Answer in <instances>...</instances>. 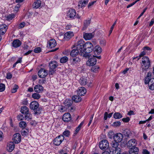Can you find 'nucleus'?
Segmentation results:
<instances>
[{
    "mask_svg": "<svg viewBox=\"0 0 154 154\" xmlns=\"http://www.w3.org/2000/svg\"><path fill=\"white\" fill-rule=\"evenodd\" d=\"M41 2L40 0H37L35 1L33 3L32 6L34 8H38L41 5Z\"/></svg>",
    "mask_w": 154,
    "mask_h": 154,
    "instance_id": "29",
    "label": "nucleus"
},
{
    "mask_svg": "<svg viewBox=\"0 0 154 154\" xmlns=\"http://www.w3.org/2000/svg\"><path fill=\"white\" fill-rule=\"evenodd\" d=\"M74 35V34L72 32H66L64 35V38L66 40H68Z\"/></svg>",
    "mask_w": 154,
    "mask_h": 154,
    "instance_id": "24",
    "label": "nucleus"
},
{
    "mask_svg": "<svg viewBox=\"0 0 154 154\" xmlns=\"http://www.w3.org/2000/svg\"><path fill=\"white\" fill-rule=\"evenodd\" d=\"M139 152V149L136 146L131 147L129 150L130 154H138Z\"/></svg>",
    "mask_w": 154,
    "mask_h": 154,
    "instance_id": "20",
    "label": "nucleus"
},
{
    "mask_svg": "<svg viewBox=\"0 0 154 154\" xmlns=\"http://www.w3.org/2000/svg\"><path fill=\"white\" fill-rule=\"evenodd\" d=\"M32 97L34 99H38L40 98L41 96L38 93H35L32 94Z\"/></svg>",
    "mask_w": 154,
    "mask_h": 154,
    "instance_id": "41",
    "label": "nucleus"
},
{
    "mask_svg": "<svg viewBox=\"0 0 154 154\" xmlns=\"http://www.w3.org/2000/svg\"><path fill=\"white\" fill-rule=\"evenodd\" d=\"M71 64L75 65L80 62V60L78 57H72L70 59Z\"/></svg>",
    "mask_w": 154,
    "mask_h": 154,
    "instance_id": "21",
    "label": "nucleus"
},
{
    "mask_svg": "<svg viewBox=\"0 0 154 154\" xmlns=\"http://www.w3.org/2000/svg\"><path fill=\"white\" fill-rule=\"evenodd\" d=\"M94 33H84L83 38L86 40H89L91 39L94 35Z\"/></svg>",
    "mask_w": 154,
    "mask_h": 154,
    "instance_id": "22",
    "label": "nucleus"
},
{
    "mask_svg": "<svg viewBox=\"0 0 154 154\" xmlns=\"http://www.w3.org/2000/svg\"><path fill=\"white\" fill-rule=\"evenodd\" d=\"M84 46V49L81 53V55L86 58H89L91 56L90 53L93 51V45L90 42H87L85 43Z\"/></svg>",
    "mask_w": 154,
    "mask_h": 154,
    "instance_id": "1",
    "label": "nucleus"
},
{
    "mask_svg": "<svg viewBox=\"0 0 154 154\" xmlns=\"http://www.w3.org/2000/svg\"><path fill=\"white\" fill-rule=\"evenodd\" d=\"M67 108L65 106H58V109L60 112H63L67 111Z\"/></svg>",
    "mask_w": 154,
    "mask_h": 154,
    "instance_id": "32",
    "label": "nucleus"
},
{
    "mask_svg": "<svg viewBox=\"0 0 154 154\" xmlns=\"http://www.w3.org/2000/svg\"><path fill=\"white\" fill-rule=\"evenodd\" d=\"M19 87L18 85H15L11 90V92L12 93H15L17 92V90L18 89Z\"/></svg>",
    "mask_w": 154,
    "mask_h": 154,
    "instance_id": "44",
    "label": "nucleus"
},
{
    "mask_svg": "<svg viewBox=\"0 0 154 154\" xmlns=\"http://www.w3.org/2000/svg\"><path fill=\"white\" fill-rule=\"evenodd\" d=\"M93 51L94 53V55H93V56L99 59H100V56H97L101 53L102 52V48L100 47L98 45L96 46L94 48Z\"/></svg>",
    "mask_w": 154,
    "mask_h": 154,
    "instance_id": "5",
    "label": "nucleus"
},
{
    "mask_svg": "<svg viewBox=\"0 0 154 154\" xmlns=\"http://www.w3.org/2000/svg\"><path fill=\"white\" fill-rule=\"evenodd\" d=\"M72 100L68 99H66L64 102V104L67 108H69L72 105Z\"/></svg>",
    "mask_w": 154,
    "mask_h": 154,
    "instance_id": "26",
    "label": "nucleus"
},
{
    "mask_svg": "<svg viewBox=\"0 0 154 154\" xmlns=\"http://www.w3.org/2000/svg\"><path fill=\"white\" fill-rule=\"evenodd\" d=\"M63 136L68 137L70 135V132L69 130H66L63 133Z\"/></svg>",
    "mask_w": 154,
    "mask_h": 154,
    "instance_id": "48",
    "label": "nucleus"
},
{
    "mask_svg": "<svg viewBox=\"0 0 154 154\" xmlns=\"http://www.w3.org/2000/svg\"><path fill=\"white\" fill-rule=\"evenodd\" d=\"M121 153V149L119 148L114 149L113 150V154H120Z\"/></svg>",
    "mask_w": 154,
    "mask_h": 154,
    "instance_id": "35",
    "label": "nucleus"
},
{
    "mask_svg": "<svg viewBox=\"0 0 154 154\" xmlns=\"http://www.w3.org/2000/svg\"><path fill=\"white\" fill-rule=\"evenodd\" d=\"M12 139L15 143H18L21 141V136L20 134L16 133L14 135Z\"/></svg>",
    "mask_w": 154,
    "mask_h": 154,
    "instance_id": "10",
    "label": "nucleus"
},
{
    "mask_svg": "<svg viewBox=\"0 0 154 154\" xmlns=\"http://www.w3.org/2000/svg\"><path fill=\"white\" fill-rule=\"evenodd\" d=\"M85 45L83 39L80 40L77 42L76 48L80 51V54L83 52L82 49L84 48Z\"/></svg>",
    "mask_w": 154,
    "mask_h": 154,
    "instance_id": "8",
    "label": "nucleus"
},
{
    "mask_svg": "<svg viewBox=\"0 0 154 154\" xmlns=\"http://www.w3.org/2000/svg\"><path fill=\"white\" fill-rule=\"evenodd\" d=\"M39 104L36 101L31 102L30 104V108L31 109L34 110L35 114H39L40 113L39 108H38Z\"/></svg>",
    "mask_w": 154,
    "mask_h": 154,
    "instance_id": "3",
    "label": "nucleus"
},
{
    "mask_svg": "<svg viewBox=\"0 0 154 154\" xmlns=\"http://www.w3.org/2000/svg\"><path fill=\"white\" fill-rule=\"evenodd\" d=\"M21 112L23 114H25L29 112V109L26 106L21 107L20 110Z\"/></svg>",
    "mask_w": 154,
    "mask_h": 154,
    "instance_id": "33",
    "label": "nucleus"
},
{
    "mask_svg": "<svg viewBox=\"0 0 154 154\" xmlns=\"http://www.w3.org/2000/svg\"><path fill=\"white\" fill-rule=\"evenodd\" d=\"M116 21H115L114 23H113L112 26L111 27L109 31V34H110L112 32V30H113V29L114 28V26L116 24Z\"/></svg>",
    "mask_w": 154,
    "mask_h": 154,
    "instance_id": "55",
    "label": "nucleus"
},
{
    "mask_svg": "<svg viewBox=\"0 0 154 154\" xmlns=\"http://www.w3.org/2000/svg\"><path fill=\"white\" fill-rule=\"evenodd\" d=\"M25 118L26 120L31 119L32 118V114L31 113L28 112L25 114Z\"/></svg>",
    "mask_w": 154,
    "mask_h": 154,
    "instance_id": "46",
    "label": "nucleus"
},
{
    "mask_svg": "<svg viewBox=\"0 0 154 154\" xmlns=\"http://www.w3.org/2000/svg\"><path fill=\"white\" fill-rule=\"evenodd\" d=\"M25 23L24 22L21 23L19 25L18 28L21 29L23 28L25 26Z\"/></svg>",
    "mask_w": 154,
    "mask_h": 154,
    "instance_id": "53",
    "label": "nucleus"
},
{
    "mask_svg": "<svg viewBox=\"0 0 154 154\" xmlns=\"http://www.w3.org/2000/svg\"><path fill=\"white\" fill-rule=\"evenodd\" d=\"M122 115L119 112H116L113 115V117L115 119H120L122 117Z\"/></svg>",
    "mask_w": 154,
    "mask_h": 154,
    "instance_id": "38",
    "label": "nucleus"
},
{
    "mask_svg": "<svg viewBox=\"0 0 154 154\" xmlns=\"http://www.w3.org/2000/svg\"><path fill=\"white\" fill-rule=\"evenodd\" d=\"M41 51V48L40 47H37L35 48L34 50V51L36 53H40Z\"/></svg>",
    "mask_w": 154,
    "mask_h": 154,
    "instance_id": "52",
    "label": "nucleus"
},
{
    "mask_svg": "<svg viewBox=\"0 0 154 154\" xmlns=\"http://www.w3.org/2000/svg\"><path fill=\"white\" fill-rule=\"evenodd\" d=\"M146 84H148L149 87V89L152 90H154V78H148L147 81H145Z\"/></svg>",
    "mask_w": 154,
    "mask_h": 154,
    "instance_id": "9",
    "label": "nucleus"
},
{
    "mask_svg": "<svg viewBox=\"0 0 154 154\" xmlns=\"http://www.w3.org/2000/svg\"><path fill=\"white\" fill-rule=\"evenodd\" d=\"M123 135L121 133L116 134L114 136V139L119 143L122 140Z\"/></svg>",
    "mask_w": 154,
    "mask_h": 154,
    "instance_id": "15",
    "label": "nucleus"
},
{
    "mask_svg": "<svg viewBox=\"0 0 154 154\" xmlns=\"http://www.w3.org/2000/svg\"><path fill=\"white\" fill-rule=\"evenodd\" d=\"M43 87L40 85H35L34 89L35 92L38 93L42 92L43 91Z\"/></svg>",
    "mask_w": 154,
    "mask_h": 154,
    "instance_id": "27",
    "label": "nucleus"
},
{
    "mask_svg": "<svg viewBox=\"0 0 154 154\" xmlns=\"http://www.w3.org/2000/svg\"><path fill=\"white\" fill-rule=\"evenodd\" d=\"M122 120L124 122H128L130 120L129 118L128 117L125 118H123L122 119Z\"/></svg>",
    "mask_w": 154,
    "mask_h": 154,
    "instance_id": "64",
    "label": "nucleus"
},
{
    "mask_svg": "<svg viewBox=\"0 0 154 154\" xmlns=\"http://www.w3.org/2000/svg\"><path fill=\"white\" fill-rule=\"evenodd\" d=\"M19 125V127L23 129L26 126V123L24 121L20 122Z\"/></svg>",
    "mask_w": 154,
    "mask_h": 154,
    "instance_id": "39",
    "label": "nucleus"
},
{
    "mask_svg": "<svg viewBox=\"0 0 154 154\" xmlns=\"http://www.w3.org/2000/svg\"><path fill=\"white\" fill-rule=\"evenodd\" d=\"M96 1H94L93 2H90L89 3V4L88 5V8H90L93 5H94V4L95 3H96Z\"/></svg>",
    "mask_w": 154,
    "mask_h": 154,
    "instance_id": "56",
    "label": "nucleus"
},
{
    "mask_svg": "<svg viewBox=\"0 0 154 154\" xmlns=\"http://www.w3.org/2000/svg\"><path fill=\"white\" fill-rule=\"evenodd\" d=\"M12 77V75L10 73L8 72L7 74L6 78L7 79H10Z\"/></svg>",
    "mask_w": 154,
    "mask_h": 154,
    "instance_id": "59",
    "label": "nucleus"
},
{
    "mask_svg": "<svg viewBox=\"0 0 154 154\" xmlns=\"http://www.w3.org/2000/svg\"><path fill=\"white\" fill-rule=\"evenodd\" d=\"M5 89V85L2 83L0 84V92L4 91Z\"/></svg>",
    "mask_w": 154,
    "mask_h": 154,
    "instance_id": "50",
    "label": "nucleus"
},
{
    "mask_svg": "<svg viewBox=\"0 0 154 154\" xmlns=\"http://www.w3.org/2000/svg\"><path fill=\"white\" fill-rule=\"evenodd\" d=\"M69 111L73 112H74L75 109V106L72 105L69 108H67Z\"/></svg>",
    "mask_w": 154,
    "mask_h": 154,
    "instance_id": "51",
    "label": "nucleus"
},
{
    "mask_svg": "<svg viewBox=\"0 0 154 154\" xmlns=\"http://www.w3.org/2000/svg\"><path fill=\"white\" fill-rule=\"evenodd\" d=\"M86 92L85 88L84 87L80 88L77 91V94L79 96H82L85 95Z\"/></svg>",
    "mask_w": 154,
    "mask_h": 154,
    "instance_id": "18",
    "label": "nucleus"
},
{
    "mask_svg": "<svg viewBox=\"0 0 154 154\" xmlns=\"http://www.w3.org/2000/svg\"><path fill=\"white\" fill-rule=\"evenodd\" d=\"M142 62L140 73L142 74H145L147 70L150 66V61L148 57L144 56L142 58Z\"/></svg>",
    "mask_w": 154,
    "mask_h": 154,
    "instance_id": "2",
    "label": "nucleus"
},
{
    "mask_svg": "<svg viewBox=\"0 0 154 154\" xmlns=\"http://www.w3.org/2000/svg\"><path fill=\"white\" fill-rule=\"evenodd\" d=\"M56 44V42L55 39H51L49 40V46L50 48H54Z\"/></svg>",
    "mask_w": 154,
    "mask_h": 154,
    "instance_id": "28",
    "label": "nucleus"
},
{
    "mask_svg": "<svg viewBox=\"0 0 154 154\" xmlns=\"http://www.w3.org/2000/svg\"><path fill=\"white\" fill-rule=\"evenodd\" d=\"M146 54V52L144 51L143 50L142 52L139 55V57L138 58V60H139V59L142 57H143L144 55Z\"/></svg>",
    "mask_w": 154,
    "mask_h": 154,
    "instance_id": "54",
    "label": "nucleus"
},
{
    "mask_svg": "<svg viewBox=\"0 0 154 154\" xmlns=\"http://www.w3.org/2000/svg\"><path fill=\"white\" fill-rule=\"evenodd\" d=\"M76 15V12L74 9H70L67 12V16L70 18L73 19Z\"/></svg>",
    "mask_w": 154,
    "mask_h": 154,
    "instance_id": "11",
    "label": "nucleus"
},
{
    "mask_svg": "<svg viewBox=\"0 0 154 154\" xmlns=\"http://www.w3.org/2000/svg\"><path fill=\"white\" fill-rule=\"evenodd\" d=\"M147 9V8H146L143 9V12L141 13L139 16L138 17V19L140 18L143 14L145 12Z\"/></svg>",
    "mask_w": 154,
    "mask_h": 154,
    "instance_id": "62",
    "label": "nucleus"
},
{
    "mask_svg": "<svg viewBox=\"0 0 154 154\" xmlns=\"http://www.w3.org/2000/svg\"><path fill=\"white\" fill-rule=\"evenodd\" d=\"M109 146V143L106 140H102L99 143V147L102 150H105L108 149Z\"/></svg>",
    "mask_w": 154,
    "mask_h": 154,
    "instance_id": "4",
    "label": "nucleus"
},
{
    "mask_svg": "<svg viewBox=\"0 0 154 154\" xmlns=\"http://www.w3.org/2000/svg\"><path fill=\"white\" fill-rule=\"evenodd\" d=\"M91 23L90 19H88L85 21L84 23V26L85 27H87Z\"/></svg>",
    "mask_w": 154,
    "mask_h": 154,
    "instance_id": "49",
    "label": "nucleus"
},
{
    "mask_svg": "<svg viewBox=\"0 0 154 154\" xmlns=\"http://www.w3.org/2000/svg\"><path fill=\"white\" fill-rule=\"evenodd\" d=\"M114 133L112 131H110L108 133V137L109 139H112L114 136Z\"/></svg>",
    "mask_w": 154,
    "mask_h": 154,
    "instance_id": "45",
    "label": "nucleus"
},
{
    "mask_svg": "<svg viewBox=\"0 0 154 154\" xmlns=\"http://www.w3.org/2000/svg\"><path fill=\"white\" fill-rule=\"evenodd\" d=\"M106 41L104 40H101L100 41V43L102 46H105L106 45Z\"/></svg>",
    "mask_w": 154,
    "mask_h": 154,
    "instance_id": "63",
    "label": "nucleus"
},
{
    "mask_svg": "<svg viewBox=\"0 0 154 154\" xmlns=\"http://www.w3.org/2000/svg\"><path fill=\"white\" fill-rule=\"evenodd\" d=\"M99 68V67L97 66H92L91 68V71L94 72H96L97 71L98 69Z\"/></svg>",
    "mask_w": 154,
    "mask_h": 154,
    "instance_id": "42",
    "label": "nucleus"
},
{
    "mask_svg": "<svg viewBox=\"0 0 154 154\" xmlns=\"http://www.w3.org/2000/svg\"><path fill=\"white\" fill-rule=\"evenodd\" d=\"M68 58L67 57H63L60 58V62L61 63H66L68 61Z\"/></svg>",
    "mask_w": 154,
    "mask_h": 154,
    "instance_id": "40",
    "label": "nucleus"
},
{
    "mask_svg": "<svg viewBox=\"0 0 154 154\" xmlns=\"http://www.w3.org/2000/svg\"><path fill=\"white\" fill-rule=\"evenodd\" d=\"M64 139L63 135H60L56 137L53 140V143L56 146H59Z\"/></svg>",
    "mask_w": 154,
    "mask_h": 154,
    "instance_id": "7",
    "label": "nucleus"
},
{
    "mask_svg": "<svg viewBox=\"0 0 154 154\" xmlns=\"http://www.w3.org/2000/svg\"><path fill=\"white\" fill-rule=\"evenodd\" d=\"M71 115L69 113L64 114L62 117V119L64 122H68L71 120Z\"/></svg>",
    "mask_w": 154,
    "mask_h": 154,
    "instance_id": "16",
    "label": "nucleus"
},
{
    "mask_svg": "<svg viewBox=\"0 0 154 154\" xmlns=\"http://www.w3.org/2000/svg\"><path fill=\"white\" fill-rule=\"evenodd\" d=\"M79 52L80 51L78 49L75 48L71 51L70 54L72 57H76L78 54Z\"/></svg>",
    "mask_w": 154,
    "mask_h": 154,
    "instance_id": "30",
    "label": "nucleus"
},
{
    "mask_svg": "<svg viewBox=\"0 0 154 154\" xmlns=\"http://www.w3.org/2000/svg\"><path fill=\"white\" fill-rule=\"evenodd\" d=\"M17 119L19 121H21L23 119L24 117L23 115H19L17 116Z\"/></svg>",
    "mask_w": 154,
    "mask_h": 154,
    "instance_id": "58",
    "label": "nucleus"
},
{
    "mask_svg": "<svg viewBox=\"0 0 154 154\" xmlns=\"http://www.w3.org/2000/svg\"><path fill=\"white\" fill-rule=\"evenodd\" d=\"M15 15L14 14H9L6 17V19L10 21L14 18Z\"/></svg>",
    "mask_w": 154,
    "mask_h": 154,
    "instance_id": "43",
    "label": "nucleus"
},
{
    "mask_svg": "<svg viewBox=\"0 0 154 154\" xmlns=\"http://www.w3.org/2000/svg\"><path fill=\"white\" fill-rule=\"evenodd\" d=\"M111 144L112 147L114 148V149L118 148L119 142L114 140L112 141Z\"/></svg>",
    "mask_w": 154,
    "mask_h": 154,
    "instance_id": "36",
    "label": "nucleus"
},
{
    "mask_svg": "<svg viewBox=\"0 0 154 154\" xmlns=\"http://www.w3.org/2000/svg\"><path fill=\"white\" fill-rule=\"evenodd\" d=\"M95 57H93L89 59L86 62L88 66H93L94 65L97 63V60Z\"/></svg>",
    "mask_w": 154,
    "mask_h": 154,
    "instance_id": "14",
    "label": "nucleus"
},
{
    "mask_svg": "<svg viewBox=\"0 0 154 154\" xmlns=\"http://www.w3.org/2000/svg\"><path fill=\"white\" fill-rule=\"evenodd\" d=\"M7 29V26L5 24H2L0 26V34L3 35L6 32Z\"/></svg>",
    "mask_w": 154,
    "mask_h": 154,
    "instance_id": "23",
    "label": "nucleus"
},
{
    "mask_svg": "<svg viewBox=\"0 0 154 154\" xmlns=\"http://www.w3.org/2000/svg\"><path fill=\"white\" fill-rule=\"evenodd\" d=\"M72 100L76 103H78L81 101L82 98L79 96L74 95L72 97Z\"/></svg>",
    "mask_w": 154,
    "mask_h": 154,
    "instance_id": "31",
    "label": "nucleus"
},
{
    "mask_svg": "<svg viewBox=\"0 0 154 154\" xmlns=\"http://www.w3.org/2000/svg\"><path fill=\"white\" fill-rule=\"evenodd\" d=\"M80 83L82 85H85L86 84L87 79L84 77H81L80 79Z\"/></svg>",
    "mask_w": 154,
    "mask_h": 154,
    "instance_id": "37",
    "label": "nucleus"
},
{
    "mask_svg": "<svg viewBox=\"0 0 154 154\" xmlns=\"http://www.w3.org/2000/svg\"><path fill=\"white\" fill-rule=\"evenodd\" d=\"M137 144V141L134 139H132L129 140L127 143V145L128 147L132 146H136Z\"/></svg>",
    "mask_w": 154,
    "mask_h": 154,
    "instance_id": "13",
    "label": "nucleus"
},
{
    "mask_svg": "<svg viewBox=\"0 0 154 154\" xmlns=\"http://www.w3.org/2000/svg\"><path fill=\"white\" fill-rule=\"evenodd\" d=\"M48 71L44 69H41L39 70L38 73V76L41 78L45 77L48 75Z\"/></svg>",
    "mask_w": 154,
    "mask_h": 154,
    "instance_id": "12",
    "label": "nucleus"
},
{
    "mask_svg": "<svg viewBox=\"0 0 154 154\" xmlns=\"http://www.w3.org/2000/svg\"><path fill=\"white\" fill-rule=\"evenodd\" d=\"M142 154H149V152L146 149H143L142 152Z\"/></svg>",
    "mask_w": 154,
    "mask_h": 154,
    "instance_id": "61",
    "label": "nucleus"
},
{
    "mask_svg": "<svg viewBox=\"0 0 154 154\" xmlns=\"http://www.w3.org/2000/svg\"><path fill=\"white\" fill-rule=\"evenodd\" d=\"M88 0H80L78 5L79 8H82L85 7L88 4Z\"/></svg>",
    "mask_w": 154,
    "mask_h": 154,
    "instance_id": "17",
    "label": "nucleus"
},
{
    "mask_svg": "<svg viewBox=\"0 0 154 154\" xmlns=\"http://www.w3.org/2000/svg\"><path fill=\"white\" fill-rule=\"evenodd\" d=\"M20 7V6L19 5H17L16 6H15L14 8V11H15L16 12H17L18 10L19 9Z\"/></svg>",
    "mask_w": 154,
    "mask_h": 154,
    "instance_id": "60",
    "label": "nucleus"
},
{
    "mask_svg": "<svg viewBox=\"0 0 154 154\" xmlns=\"http://www.w3.org/2000/svg\"><path fill=\"white\" fill-rule=\"evenodd\" d=\"M121 122L119 121H117L114 122L112 124V125L113 126L115 127H119L121 125Z\"/></svg>",
    "mask_w": 154,
    "mask_h": 154,
    "instance_id": "47",
    "label": "nucleus"
},
{
    "mask_svg": "<svg viewBox=\"0 0 154 154\" xmlns=\"http://www.w3.org/2000/svg\"><path fill=\"white\" fill-rule=\"evenodd\" d=\"M21 42L18 39H14L12 43V47L14 48H17L20 46Z\"/></svg>",
    "mask_w": 154,
    "mask_h": 154,
    "instance_id": "19",
    "label": "nucleus"
},
{
    "mask_svg": "<svg viewBox=\"0 0 154 154\" xmlns=\"http://www.w3.org/2000/svg\"><path fill=\"white\" fill-rule=\"evenodd\" d=\"M7 146V149L10 152L13 151L15 145L13 142H10L8 144Z\"/></svg>",
    "mask_w": 154,
    "mask_h": 154,
    "instance_id": "25",
    "label": "nucleus"
},
{
    "mask_svg": "<svg viewBox=\"0 0 154 154\" xmlns=\"http://www.w3.org/2000/svg\"><path fill=\"white\" fill-rule=\"evenodd\" d=\"M50 69H49V75H53L54 71V69L58 65L56 61H53L50 63L49 64Z\"/></svg>",
    "mask_w": 154,
    "mask_h": 154,
    "instance_id": "6",
    "label": "nucleus"
},
{
    "mask_svg": "<svg viewBox=\"0 0 154 154\" xmlns=\"http://www.w3.org/2000/svg\"><path fill=\"white\" fill-rule=\"evenodd\" d=\"M123 133L124 135L128 137H129L131 134L130 130L128 129H125L123 130Z\"/></svg>",
    "mask_w": 154,
    "mask_h": 154,
    "instance_id": "34",
    "label": "nucleus"
},
{
    "mask_svg": "<svg viewBox=\"0 0 154 154\" xmlns=\"http://www.w3.org/2000/svg\"><path fill=\"white\" fill-rule=\"evenodd\" d=\"M21 134L23 136H26L27 133V131H26L24 129H23L21 131Z\"/></svg>",
    "mask_w": 154,
    "mask_h": 154,
    "instance_id": "57",
    "label": "nucleus"
}]
</instances>
